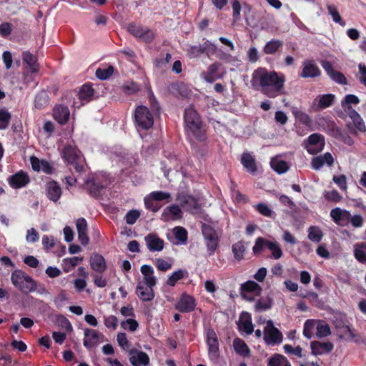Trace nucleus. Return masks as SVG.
Instances as JSON below:
<instances>
[{
    "instance_id": "ea45409f",
    "label": "nucleus",
    "mask_w": 366,
    "mask_h": 366,
    "mask_svg": "<svg viewBox=\"0 0 366 366\" xmlns=\"http://www.w3.org/2000/svg\"><path fill=\"white\" fill-rule=\"evenodd\" d=\"M323 237L322 230L317 226H310L308 228V239L315 243H319Z\"/></svg>"
},
{
    "instance_id": "4d7b16f0",
    "label": "nucleus",
    "mask_w": 366,
    "mask_h": 366,
    "mask_svg": "<svg viewBox=\"0 0 366 366\" xmlns=\"http://www.w3.org/2000/svg\"><path fill=\"white\" fill-rule=\"evenodd\" d=\"M171 60V54L167 53L165 55L160 54L154 59V64L157 68H164Z\"/></svg>"
},
{
    "instance_id": "7c9ffc66",
    "label": "nucleus",
    "mask_w": 366,
    "mask_h": 366,
    "mask_svg": "<svg viewBox=\"0 0 366 366\" xmlns=\"http://www.w3.org/2000/svg\"><path fill=\"white\" fill-rule=\"evenodd\" d=\"M233 347L236 353L242 357H249L250 355V350L247 345L240 338H235L233 340Z\"/></svg>"
},
{
    "instance_id": "13d9d810",
    "label": "nucleus",
    "mask_w": 366,
    "mask_h": 366,
    "mask_svg": "<svg viewBox=\"0 0 366 366\" xmlns=\"http://www.w3.org/2000/svg\"><path fill=\"white\" fill-rule=\"evenodd\" d=\"M128 31L133 35L134 36L137 38H139L140 36L143 34L144 30L145 28H144L141 25H137L134 23H130L128 25L127 27Z\"/></svg>"
},
{
    "instance_id": "6e6d98bb",
    "label": "nucleus",
    "mask_w": 366,
    "mask_h": 366,
    "mask_svg": "<svg viewBox=\"0 0 366 366\" xmlns=\"http://www.w3.org/2000/svg\"><path fill=\"white\" fill-rule=\"evenodd\" d=\"M148 99L152 112L154 114L159 115L160 114L161 107L151 89H149Z\"/></svg>"
},
{
    "instance_id": "a211bd4d",
    "label": "nucleus",
    "mask_w": 366,
    "mask_h": 366,
    "mask_svg": "<svg viewBox=\"0 0 366 366\" xmlns=\"http://www.w3.org/2000/svg\"><path fill=\"white\" fill-rule=\"evenodd\" d=\"M129 361L132 365L147 366L149 364V357L146 352L133 348L129 351Z\"/></svg>"
},
{
    "instance_id": "09e8293b",
    "label": "nucleus",
    "mask_w": 366,
    "mask_h": 366,
    "mask_svg": "<svg viewBox=\"0 0 366 366\" xmlns=\"http://www.w3.org/2000/svg\"><path fill=\"white\" fill-rule=\"evenodd\" d=\"M11 115L5 109H0V130L6 129L9 127Z\"/></svg>"
},
{
    "instance_id": "72a5a7b5",
    "label": "nucleus",
    "mask_w": 366,
    "mask_h": 366,
    "mask_svg": "<svg viewBox=\"0 0 366 366\" xmlns=\"http://www.w3.org/2000/svg\"><path fill=\"white\" fill-rule=\"evenodd\" d=\"M22 59L24 62L29 65L31 73H36L39 71V65L36 63L37 59L34 54L29 51L24 52Z\"/></svg>"
},
{
    "instance_id": "cd10ccee",
    "label": "nucleus",
    "mask_w": 366,
    "mask_h": 366,
    "mask_svg": "<svg viewBox=\"0 0 366 366\" xmlns=\"http://www.w3.org/2000/svg\"><path fill=\"white\" fill-rule=\"evenodd\" d=\"M333 344L330 342H321L313 341L311 342L312 352L315 355H320L330 352L333 350Z\"/></svg>"
},
{
    "instance_id": "ddd939ff",
    "label": "nucleus",
    "mask_w": 366,
    "mask_h": 366,
    "mask_svg": "<svg viewBox=\"0 0 366 366\" xmlns=\"http://www.w3.org/2000/svg\"><path fill=\"white\" fill-rule=\"evenodd\" d=\"M7 182L11 188L17 189L26 187L30 182V177L27 172L20 170L9 176Z\"/></svg>"
},
{
    "instance_id": "c9c22d12",
    "label": "nucleus",
    "mask_w": 366,
    "mask_h": 366,
    "mask_svg": "<svg viewBox=\"0 0 366 366\" xmlns=\"http://www.w3.org/2000/svg\"><path fill=\"white\" fill-rule=\"evenodd\" d=\"M188 272L182 269L174 272L167 279V285L170 287H174L177 282L183 279L185 276L187 277Z\"/></svg>"
},
{
    "instance_id": "423d86ee",
    "label": "nucleus",
    "mask_w": 366,
    "mask_h": 366,
    "mask_svg": "<svg viewBox=\"0 0 366 366\" xmlns=\"http://www.w3.org/2000/svg\"><path fill=\"white\" fill-rule=\"evenodd\" d=\"M134 122L137 128L148 130L154 125V114L146 106H137L134 113Z\"/></svg>"
},
{
    "instance_id": "58836bf2",
    "label": "nucleus",
    "mask_w": 366,
    "mask_h": 366,
    "mask_svg": "<svg viewBox=\"0 0 366 366\" xmlns=\"http://www.w3.org/2000/svg\"><path fill=\"white\" fill-rule=\"evenodd\" d=\"M182 212L179 206L172 204L168 207L163 212L162 216H169L173 220L179 219L182 217Z\"/></svg>"
},
{
    "instance_id": "864d4df0",
    "label": "nucleus",
    "mask_w": 366,
    "mask_h": 366,
    "mask_svg": "<svg viewBox=\"0 0 366 366\" xmlns=\"http://www.w3.org/2000/svg\"><path fill=\"white\" fill-rule=\"evenodd\" d=\"M326 201L332 203H338L342 199V196L335 189L325 191L323 193Z\"/></svg>"
},
{
    "instance_id": "f03ea898",
    "label": "nucleus",
    "mask_w": 366,
    "mask_h": 366,
    "mask_svg": "<svg viewBox=\"0 0 366 366\" xmlns=\"http://www.w3.org/2000/svg\"><path fill=\"white\" fill-rule=\"evenodd\" d=\"M184 124L185 133L188 136H193L199 142H204L207 139L206 126L193 105H190L184 110Z\"/></svg>"
},
{
    "instance_id": "c03bdc74",
    "label": "nucleus",
    "mask_w": 366,
    "mask_h": 366,
    "mask_svg": "<svg viewBox=\"0 0 366 366\" xmlns=\"http://www.w3.org/2000/svg\"><path fill=\"white\" fill-rule=\"evenodd\" d=\"M206 343L207 347L213 345H219L218 337L214 329L209 327L205 329Z\"/></svg>"
},
{
    "instance_id": "a878e982",
    "label": "nucleus",
    "mask_w": 366,
    "mask_h": 366,
    "mask_svg": "<svg viewBox=\"0 0 366 366\" xmlns=\"http://www.w3.org/2000/svg\"><path fill=\"white\" fill-rule=\"evenodd\" d=\"M70 117V111L67 106L56 105L54 108V118L60 124H65Z\"/></svg>"
},
{
    "instance_id": "4468645a",
    "label": "nucleus",
    "mask_w": 366,
    "mask_h": 366,
    "mask_svg": "<svg viewBox=\"0 0 366 366\" xmlns=\"http://www.w3.org/2000/svg\"><path fill=\"white\" fill-rule=\"evenodd\" d=\"M177 201L187 212H193L199 208L197 199L186 193H179L177 196Z\"/></svg>"
},
{
    "instance_id": "bf43d9fd",
    "label": "nucleus",
    "mask_w": 366,
    "mask_h": 366,
    "mask_svg": "<svg viewBox=\"0 0 366 366\" xmlns=\"http://www.w3.org/2000/svg\"><path fill=\"white\" fill-rule=\"evenodd\" d=\"M232 18L234 21H238L241 19L242 5L239 0H234L232 2Z\"/></svg>"
},
{
    "instance_id": "79ce46f5",
    "label": "nucleus",
    "mask_w": 366,
    "mask_h": 366,
    "mask_svg": "<svg viewBox=\"0 0 366 366\" xmlns=\"http://www.w3.org/2000/svg\"><path fill=\"white\" fill-rule=\"evenodd\" d=\"M232 250L235 259L240 261L244 258V255L246 252V247L242 241H239L232 245Z\"/></svg>"
},
{
    "instance_id": "39448f33",
    "label": "nucleus",
    "mask_w": 366,
    "mask_h": 366,
    "mask_svg": "<svg viewBox=\"0 0 366 366\" xmlns=\"http://www.w3.org/2000/svg\"><path fill=\"white\" fill-rule=\"evenodd\" d=\"M62 159L67 164L72 165L77 173H81L84 171V167L82 164L81 152L74 145H66L62 151Z\"/></svg>"
},
{
    "instance_id": "c756f323",
    "label": "nucleus",
    "mask_w": 366,
    "mask_h": 366,
    "mask_svg": "<svg viewBox=\"0 0 366 366\" xmlns=\"http://www.w3.org/2000/svg\"><path fill=\"white\" fill-rule=\"evenodd\" d=\"M241 163L247 172L254 174L257 171L254 158L248 152H244L242 155Z\"/></svg>"
},
{
    "instance_id": "052dcab7",
    "label": "nucleus",
    "mask_w": 366,
    "mask_h": 366,
    "mask_svg": "<svg viewBox=\"0 0 366 366\" xmlns=\"http://www.w3.org/2000/svg\"><path fill=\"white\" fill-rule=\"evenodd\" d=\"M144 202L145 207L153 212H157L160 208V206L155 202L156 201L149 194L144 197Z\"/></svg>"
},
{
    "instance_id": "5701e85b",
    "label": "nucleus",
    "mask_w": 366,
    "mask_h": 366,
    "mask_svg": "<svg viewBox=\"0 0 366 366\" xmlns=\"http://www.w3.org/2000/svg\"><path fill=\"white\" fill-rule=\"evenodd\" d=\"M89 263L91 268L99 274L104 273L107 269V264L104 257L98 253L91 255Z\"/></svg>"
},
{
    "instance_id": "6ab92c4d",
    "label": "nucleus",
    "mask_w": 366,
    "mask_h": 366,
    "mask_svg": "<svg viewBox=\"0 0 366 366\" xmlns=\"http://www.w3.org/2000/svg\"><path fill=\"white\" fill-rule=\"evenodd\" d=\"M154 287L146 285L143 282H139L136 287V294L142 301L150 302L155 297Z\"/></svg>"
},
{
    "instance_id": "b1692460",
    "label": "nucleus",
    "mask_w": 366,
    "mask_h": 366,
    "mask_svg": "<svg viewBox=\"0 0 366 366\" xmlns=\"http://www.w3.org/2000/svg\"><path fill=\"white\" fill-rule=\"evenodd\" d=\"M46 192L48 199L54 202H56L61 195V188L54 180L46 183Z\"/></svg>"
},
{
    "instance_id": "2f4dec72",
    "label": "nucleus",
    "mask_w": 366,
    "mask_h": 366,
    "mask_svg": "<svg viewBox=\"0 0 366 366\" xmlns=\"http://www.w3.org/2000/svg\"><path fill=\"white\" fill-rule=\"evenodd\" d=\"M242 295L246 297L243 292H254L256 295H259L262 292V287L259 284L252 280L247 281L241 285Z\"/></svg>"
},
{
    "instance_id": "f704fd0d",
    "label": "nucleus",
    "mask_w": 366,
    "mask_h": 366,
    "mask_svg": "<svg viewBox=\"0 0 366 366\" xmlns=\"http://www.w3.org/2000/svg\"><path fill=\"white\" fill-rule=\"evenodd\" d=\"M268 366H292L288 360L282 355L275 354L268 360Z\"/></svg>"
},
{
    "instance_id": "5fc2aeb1",
    "label": "nucleus",
    "mask_w": 366,
    "mask_h": 366,
    "mask_svg": "<svg viewBox=\"0 0 366 366\" xmlns=\"http://www.w3.org/2000/svg\"><path fill=\"white\" fill-rule=\"evenodd\" d=\"M333 131L335 132V137L343 142L345 144L350 146L354 144V140L347 133L343 132L340 128L336 127L335 129H333Z\"/></svg>"
},
{
    "instance_id": "774afa93",
    "label": "nucleus",
    "mask_w": 366,
    "mask_h": 366,
    "mask_svg": "<svg viewBox=\"0 0 366 366\" xmlns=\"http://www.w3.org/2000/svg\"><path fill=\"white\" fill-rule=\"evenodd\" d=\"M219 345L208 346V356L210 360L216 362L219 357Z\"/></svg>"
},
{
    "instance_id": "9d476101",
    "label": "nucleus",
    "mask_w": 366,
    "mask_h": 366,
    "mask_svg": "<svg viewBox=\"0 0 366 366\" xmlns=\"http://www.w3.org/2000/svg\"><path fill=\"white\" fill-rule=\"evenodd\" d=\"M217 51V46L209 41H205L199 45L190 46L187 50L190 57L197 58L202 54L209 56L214 54Z\"/></svg>"
},
{
    "instance_id": "c85d7f7f",
    "label": "nucleus",
    "mask_w": 366,
    "mask_h": 366,
    "mask_svg": "<svg viewBox=\"0 0 366 366\" xmlns=\"http://www.w3.org/2000/svg\"><path fill=\"white\" fill-rule=\"evenodd\" d=\"M140 271L143 274V284L149 286L157 285V278L154 276V269L152 266L144 264L141 267Z\"/></svg>"
},
{
    "instance_id": "603ef678",
    "label": "nucleus",
    "mask_w": 366,
    "mask_h": 366,
    "mask_svg": "<svg viewBox=\"0 0 366 366\" xmlns=\"http://www.w3.org/2000/svg\"><path fill=\"white\" fill-rule=\"evenodd\" d=\"M174 235L180 244H185L187 240L188 233L185 228L176 227L174 228Z\"/></svg>"
},
{
    "instance_id": "393cba45",
    "label": "nucleus",
    "mask_w": 366,
    "mask_h": 366,
    "mask_svg": "<svg viewBox=\"0 0 366 366\" xmlns=\"http://www.w3.org/2000/svg\"><path fill=\"white\" fill-rule=\"evenodd\" d=\"M94 94V89L92 87V83H85L83 84L79 91V99L81 101V105H84L92 100Z\"/></svg>"
},
{
    "instance_id": "dca6fc26",
    "label": "nucleus",
    "mask_w": 366,
    "mask_h": 366,
    "mask_svg": "<svg viewBox=\"0 0 366 366\" xmlns=\"http://www.w3.org/2000/svg\"><path fill=\"white\" fill-rule=\"evenodd\" d=\"M350 212L340 207H335L330 211V217L332 221L340 227H345L349 224Z\"/></svg>"
},
{
    "instance_id": "2eb2a0df",
    "label": "nucleus",
    "mask_w": 366,
    "mask_h": 366,
    "mask_svg": "<svg viewBox=\"0 0 366 366\" xmlns=\"http://www.w3.org/2000/svg\"><path fill=\"white\" fill-rule=\"evenodd\" d=\"M196 305L194 297L184 293L175 304L174 307L180 312L188 313L194 310Z\"/></svg>"
},
{
    "instance_id": "a18cd8bd",
    "label": "nucleus",
    "mask_w": 366,
    "mask_h": 366,
    "mask_svg": "<svg viewBox=\"0 0 366 366\" xmlns=\"http://www.w3.org/2000/svg\"><path fill=\"white\" fill-rule=\"evenodd\" d=\"M272 300L268 297H261L255 304V310L257 312L265 311L272 307Z\"/></svg>"
},
{
    "instance_id": "f257e3e1",
    "label": "nucleus",
    "mask_w": 366,
    "mask_h": 366,
    "mask_svg": "<svg viewBox=\"0 0 366 366\" xmlns=\"http://www.w3.org/2000/svg\"><path fill=\"white\" fill-rule=\"evenodd\" d=\"M251 82L255 89L269 98L274 99L285 94V76L279 75L274 71L259 68L254 71Z\"/></svg>"
},
{
    "instance_id": "f8f14e48",
    "label": "nucleus",
    "mask_w": 366,
    "mask_h": 366,
    "mask_svg": "<svg viewBox=\"0 0 366 366\" xmlns=\"http://www.w3.org/2000/svg\"><path fill=\"white\" fill-rule=\"evenodd\" d=\"M349 109L350 112H348V114L352 119V123L347 124V127L350 132L352 134H357V132H365L366 127L360 115L352 107H349Z\"/></svg>"
},
{
    "instance_id": "3c124183",
    "label": "nucleus",
    "mask_w": 366,
    "mask_h": 366,
    "mask_svg": "<svg viewBox=\"0 0 366 366\" xmlns=\"http://www.w3.org/2000/svg\"><path fill=\"white\" fill-rule=\"evenodd\" d=\"M82 257H73L71 258H65L64 262V271L65 272H69L71 269H73L79 262L82 261Z\"/></svg>"
},
{
    "instance_id": "4be33fe9",
    "label": "nucleus",
    "mask_w": 366,
    "mask_h": 366,
    "mask_svg": "<svg viewBox=\"0 0 366 366\" xmlns=\"http://www.w3.org/2000/svg\"><path fill=\"white\" fill-rule=\"evenodd\" d=\"M238 328L239 330L244 332L247 335H251L254 332L252 317L249 312H243L241 313L238 322Z\"/></svg>"
},
{
    "instance_id": "412c9836",
    "label": "nucleus",
    "mask_w": 366,
    "mask_h": 366,
    "mask_svg": "<svg viewBox=\"0 0 366 366\" xmlns=\"http://www.w3.org/2000/svg\"><path fill=\"white\" fill-rule=\"evenodd\" d=\"M221 64L219 62H214L209 66L207 70L203 73L204 79L208 83H213L217 79H221L224 76V74L218 72Z\"/></svg>"
},
{
    "instance_id": "1a4fd4ad",
    "label": "nucleus",
    "mask_w": 366,
    "mask_h": 366,
    "mask_svg": "<svg viewBox=\"0 0 366 366\" xmlns=\"http://www.w3.org/2000/svg\"><path fill=\"white\" fill-rule=\"evenodd\" d=\"M263 333L264 340L268 345H279L282 342V333L274 325L271 320L267 321Z\"/></svg>"
},
{
    "instance_id": "4c0bfd02",
    "label": "nucleus",
    "mask_w": 366,
    "mask_h": 366,
    "mask_svg": "<svg viewBox=\"0 0 366 366\" xmlns=\"http://www.w3.org/2000/svg\"><path fill=\"white\" fill-rule=\"evenodd\" d=\"M335 100V95L327 94L319 96L317 107L318 109H324L330 107Z\"/></svg>"
},
{
    "instance_id": "8fccbe9b",
    "label": "nucleus",
    "mask_w": 366,
    "mask_h": 366,
    "mask_svg": "<svg viewBox=\"0 0 366 366\" xmlns=\"http://www.w3.org/2000/svg\"><path fill=\"white\" fill-rule=\"evenodd\" d=\"M360 102L359 98L354 94H347L344 99L342 101V107L346 112H350L349 107L351 104H357Z\"/></svg>"
},
{
    "instance_id": "bb28decb",
    "label": "nucleus",
    "mask_w": 366,
    "mask_h": 366,
    "mask_svg": "<svg viewBox=\"0 0 366 366\" xmlns=\"http://www.w3.org/2000/svg\"><path fill=\"white\" fill-rule=\"evenodd\" d=\"M84 336L83 344L86 348L90 349L99 344V333L97 330L86 328L84 330Z\"/></svg>"
},
{
    "instance_id": "f3484780",
    "label": "nucleus",
    "mask_w": 366,
    "mask_h": 366,
    "mask_svg": "<svg viewBox=\"0 0 366 366\" xmlns=\"http://www.w3.org/2000/svg\"><path fill=\"white\" fill-rule=\"evenodd\" d=\"M321 75V71L312 60H305L302 64L300 76L302 78H315Z\"/></svg>"
},
{
    "instance_id": "6e6552de",
    "label": "nucleus",
    "mask_w": 366,
    "mask_h": 366,
    "mask_svg": "<svg viewBox=\"0 0 366 366\" xmlns=\"http://www.w3.org/2000/svg\"><path fill=\"white\" fill-rule=\"evenodd\" d=\"M267 247L272 252V257L274 259H279L282 256V250L280 244L274 241L272 242L263 237H258L256 239L255 244L252 248L253 252L257 254Z\"/></svg>"
},
{
    "instance_id": "69168bd1",
    "label": "nucleus",
    "mask_w": 366,
    "mask_h": 366,
    "mask_svg": "<svg viewBox=\"0 0 366 366\" xmlns=\"http://www.w3.org/2000/svg\"><path fill=\"white\" fill-rule=\"evenodd\" d=\"M332 180L341 190L345 191L347 189V178L345 174L335 175Z\"/></svg>"
},
{
    "instance_id": "aec40b11",
    "label": "nucleus",
    "mask_w": 366,
    "mask_h": 366,
    "mask_svg": "<svg viewBox=\"0 0 366 366\" xmlns=\"http://www.w3.org/2000/svg\"><path fill=\"white\" fill-rule=\"evenodd\" d=\"M147 248L151 252H160L163 249L164 242L157 234L149 233L144 237Z\"/></svg>"
},
{
    "instance_id": "473e14b6",
    "label": "nucleus",
    "mask_w": 366,
    "mask_h": 366,
    "mask_svg": "<svg viewBox=\"0 0 366 366\" xmlns=\"http://www.w3.org/2000/svg\"><path fill=\"white\" fill-rule=\"evenodd\" d=\"M354 247V256L356 259L362 264H366V242L357 243Z\"/></svg>"
},
{
    "instance_id": "338daca9",
    "label": "nucleus",
    "mask_w": 366,
    "mask_h": 366,
    "mask_svg": "<svg viewBox=\"0 0 366 366\" xmlns=\"http://www.w3.org/2000/svg\"><path fill=\"white\" fill-rule=\"evenodd\" d=\"M349 224L350 223L353 227H362L364 223V219L360 214H355L353 216L350 214Z\"/></svg>"
},
{
    "instance_id": "de8ad7c7",
    "label": "nucleus",
    "mask_w": 366,
    "mask_h": 366,
    "mask_svg": "<svg viewBox=\"0 0 366 366\" xmlns=\"http://www.w3.org/2000/svg\"><path fill=\"white\" fill-rule=\"evenodd\" d=\"M271 167L278 174H284L289 169L287 162L284 160L272 159L270 162Z\"/></svg>"
},
{
    "instance_id": "9b49d317",
    "label": "nucleus",
    "mask_w": 366,
    "mask_h": 366,
    "mask_svg": "<svg viewBox=\"0 0 366 366\" xmlns=\"http://www.w3.org/2000/svg\"><path fill=\"white\" fill-rule=\"evenodd\" d=\"M305 144V148L308 153L315 154L323 149L325 138L321 134L314 133L308 137Z\"/></svg>"
},
{
    "instance_id": "0e129e2a",
    "label": "nucleus",
    "mask_w": 366,
    "mask_h": 366,
    "mask_svg": "<svg viewBox=\"0 0 366 366\" xmlns=\"http://www.w3.org/2000/svg\"><path fill=\"white\" fill-rule=\"evenodd\" d=\"M140 216L139 211L132 209L129 211L125 215V220L128 224H134Z\"/></svg>"
},
{
    "instance_id": "680f3d73",
    "label": "nucleus",
    "mask_w": 366,
    "mask_h": 366,
    "mask_svg": "<svg viewBox=\"0 0 366 366\" xmlns=\"http://www.w3.org/2000/svg\"><path fill=\"white\" fill-rule=\"evenodd\" d=\"M149 195L156 202L163 201L171 197V195L169 192L162 191H154L151 192Z\"/></svg>"
},
{
    "instance_id": "49530a36",
    "label": "nucleus",
    "mask_w": 366,
    "mask_h": 366,
    "mask_svg": "<svg viewBox=\"0 0 366 366\" xmlns=\"http://www.w3.org/2000/svg\"><path fill=\"white\" fill-rule=\"evenodd\" d=\"M114 68L113 66L109 65L106 68H98L96 70V76L100 80L108 79L114 73Z\"/></svg>"
},
{
    "instance_id": "7ed1b4c3",
    "label": "nucleus",
    "mask_w": 366,
    "mask_h": 366,
    "mask_svg": "<svg viewBox=\"0 0 366 366\" xmlns=\"http://www.w3.org/2000/svg\"><path fill=\"white\" fill-rule=\"evenodd\" d=\"M109 183L105 176L101 174H92L85 180L83 189L90 197L99 199L102 197Z\"/></svg>"
},
{
    "instance_id": "37998d69",
    "label": "nucleus",
    "mask_w": 366,
    "mask_h": 366,
    "mask_svg": "<svg viewBox=\"0 0 366 366\" xmlns=\"http://www.w3.org/2000/svg\"><path fill=\"white\" fill-rule=\"evenodd\" d=\"M292 114L297 121L305 126H310L312 124L311 117L305 112L297 109L292 111Z\"/></svg>"
},
{
    "instance_id": "e433bc0d",
    "label": "nucleus",
    "mask_w": 366,
    "mask_h": 366,
    "mask_svg": "<svg viewBox=\"0 0 366 366\" xmlns=\"http://www.w3.org/2000/svg\"><path fill=\"white\" fill-rule=\"evenodd\" d=\"M327 9L329 15L331 16L334 22L339 24L340 26H345V21L341 17L337 7L334 4H327Z\"/></svg>"
},
{
    "instance_id": "20e7f679",
    "label": "nucleus",
    "mask_w": 366,
    "mask_h": 366,
    "mask_svg": "<svg viewBox=\"0 0 366 366\" xmlns=\"http://www.w3.org/2000/svg\"><path fill=\"white\" fill-rule=\"evenodd\" d=\"M11 282L15 288L22 293L29 294L36 290V282L21 269H16L11 272Z\"/></svg>"
},
{
    "instance_id": "e2e57ef3",
    "label": "nucleus",
    "mask_w": 366,
    "mask_h": 366,
    "mask_svg": "<svg viewBox=\"0 0 366 366\" xmlns=\"http://www.w3.org/2000/svg\"><path fill=\"white\" fill-rule=\"evenodd\" d=\"M330 77L336 83L347 85V79L345 76L340 71H335L333 74H330Z\"/></svg>"
},
{
    "instance_id": "0eeeda50",
    "label": "nucleus",
    "mask_w": 366,
    "mask_h": 366,
    "mask_svg": "<svg viewBox=\"0 0 366 366\" xmlns=\"http://www.w3.org/2000/svg\"><path fill=\"white\" fill-rule=\"evenodd\" d=\"M201 230L208 254L213 255L219 245V237L217 232L211 225L205 223L202 224Z\"/></svg>"
},
{
    "instance_id": "a19ab883",
    "label": "nucleus",
    "mask_w": 366,
    "mask_h": 366,
    "mask_svg": "<svg viewBox=\"0 0 366 366\" xmlns=\"http://www.w3.org/2000/svg\"><path fill=\"white\" fill-rule=\"evenodd\" d=\"M283 45V42L278 39H272L268 41L264 47V52L266 54H273Z\"/></svg>"
}]
</instances>
